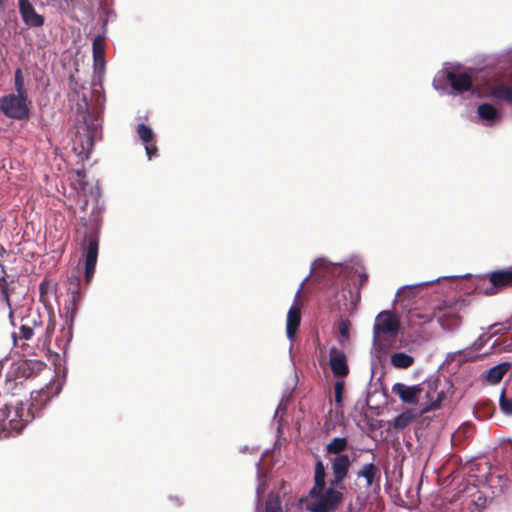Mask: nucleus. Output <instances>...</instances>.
<instances>
[{"mask_svg":"<svg viewBox=\"0 0 512 512\" xmlns=\"http://www.w3.org/2000/svg\"><path fill=\"white\" fill-rule=\"evenodd\" d=\"M491 95L497 100L511 103L512 87L507 85H498L492 89Z\"/></svg>","mask_w":512,"mask_h":512,"instance_id":"393cba45","label":"nucleus"},{"mask_svg":"<svg viewBox=\"0 0 512 512\" xmlns=\"http://www.w3.org/2000/svg\"><path fill=\"white\" fill-rule=\"evenodd\" d=\"M499 406L505 415H512V397H507L505 390H502L499 397Z\"/></svg>","mask_w":512,"mask_h":512,"instance_id":"c756f323","label":"nucleus"},{"mask_svg":"<svg viewBox=\"0 0 512 512\" xmlns=\"http://www.w3.org/2000/svg\"><path fill=\"white\" fill-rule=\"evenodd\" d=\"M68 288L67 291L71 295V299L73 303L80 298V272L79 270H75L68 276L67 279Z\"/></svg>","mask_w":512,"mask_h":512,"instance_id":"6ab92c4d","label":"nucleus"},{"mask_svg":"<svg viewBox=\"0 0 512 512\" xmlns=\"http://www.w3.org/2000/svg\"><path fill=\"white\" fill-rule=\"evenodd\" d=\"M350 322L349 320L342 319L338 323V330H339V342L344 343L348 341L349 339V332H350Z\"/></svg>","mask_w":512,"mask_h":512,"instance_id":"c85d7f7f","label":"nucleus"},{"mask_svg":"<svg viewBox=\"0 0 512 512\" xmlns=\"http://www.w3.org/2000/svg\"><path fill=\"white\" fill-rule=\"evenodd\" d=\"M106 61L104 55H93L94 73L102 76L105 72Z\"/></svg>","mask_w":512,"mask_h":512,"instance_id":"7c9ffc66","label":"nucleus"},{"mask_svg":"<svg viewBox=\"0 0 512 512\" xmlns=\"http://www.w3.org/2000/svg\"><path fill=\"white\" fill-rule=\"evenodd\" d=\"M348 447V439L346 437H335L325 447L328 454L335 456L343 454Z\"/></svg>","mask_w":512,"mask_h":512,"instance_id":"412c9836","label":"nucleus"},{"mask_svg":"<svg viewBox=\"0 0 512 512\" xmlns=\"http://www.w3.org/2000/svg\"><path fill=\"white\" fill-rule=\"evenodd\" d=\"M39 292L40 299L43 302H47L55 292V285L51 281L44 279L39 285Z\"/></svg>","mask_w":512,"mask_h":512,"instance_id":"bb28decb","label":"nucleus"},{"mask_svg":"<svg viewBox=\"0 0 512 512\" xmlns=\"http://www.w3.org/2000/svg\"><path fill=\"white\" fill-rule=\"evenodd\" d=\"M351 466L350 457L347 454H340L331 460V468L333 472V479L330 480L331 485H338L348 475Z\"/></svg>","mask_w":512,"mask_h":512,"instance_id":"4468645a","label":"nucleus"},{"mask_svg":"<svg viewBox=\"0 0 512 512\" xmlns=\"http://www.w3.org/2000/svg\"><path fill=\"white\" fill-rule=\"evenodd\" d=\"M335 485L312 487L307 504L311 512H334L343 501L342 492L334 488Z\"/></svg>","mask_w":512,"mask_h":512,"instance_id":"20e7f679","label":"nucleus"},{"mask_svg":"<svg viewBox=\"0 0 512 512\" xmlns=\"http://www.w3.org/2000/svg\"><path fill=\"white\" fill-rule=\"evenodd\" d=\"M478 118L485 126H494L500 119L501 113L491 104L483 103L477 108Z\"/></svg>","mask_w":512,"mask_h":512,"instance_id":"dca6fc26","label":"nucleus"},{"mask_svg":"<svg viewBox=\"0 0 512 512\" xmlns=\"http://www.w3.org/2000/svg\"><path fill=\"white\" fill-rule=\"evenodd\" d=\"M18 7L21 18L27 26L38 28L44 24V17L36 12L29 0H18Z\"/></svg>","mask_w":512,"mask_h":512,"instance_id":"ddd939ff","label":"nucleus"},{"mask_svg":"<svg viewBox=\"0 0 512 512\" xmlns=\"http://www.w3.org/2000/svg\"><path fill=\"white\" fill-rule=\"evenodd\" d=\"M423 390L424 387L421 384L407 386L400 382L395 383L391 388L393 394L397 395L402 402L410 405H416L418 403Z\"/></svg>","mask_w":512,"mask_h":512,"instance_id":"9b49d317","label":"nucleus"},{"mask_svg":"<svg viewBox=\"0 0 512 512\" xmlns=\"http://www.w3.org/2000/svg\"><path fill=\"white\" fill-rule=\"evenodd\" d=\"M502 325L504 326L505 330H511L512 329V318L510 320L506 321Z\"/></svg>","mask_w":512,"mask_h":512,"instance_id":"58836bf2","label":"nucleus"},{"mask_svg":"<svg viewBox=\"0 0 512 512\" xmlns=\"http://www.w3.org/2000/svg\"><path fill=\"white\" fill-rule=\"evenodd\" d=\"M15 90L18 95L26 96V91L24 89V77L22 71L17 69L15 71Z\"/></svg>","mask_w":512,"mask_h":512,"instance_id":"72a5a7b5","label":"nucleus"},{"mask_svg":"<svg viewBox=\"0 0 512 512\" xmlns=\"http://www.w3.org/2000/svg\"><path fill=\"white\" fill-rule=\"evenodd\" d=\"M379 474L378 468L371 462L365 464L358 472V478H364L366 486L370 487L373 483L374 478Z\"/></svg>","mask_w":512,"mask_h":512,"instance_id":"5701e85b","label":"nucleus"},{"mask_svg":"<svg viewBox=\"0 0 512 512\" xmlns=\"http://www.w3.org/2000/svg\"><path fill=\"white\" fill-rule=\"evenodd\" d=\"M20 334L22 338H24L25 340H29L33 336V329L29 326L23 325L20 328Z\"/></svg>","mask_w":512,"mask_h":512,"instance_id":"c9c22d12","label":"nucleus"},{"mask_svg":"<svg viewBox=\"0 0 512 512\" xmlns=\"http://www.w3.org/2000/svg\"><path fill=\"white\" fill-rule=\"evenodd\" d=\"M62 385L51 380L43 388L31 392L29 405L12 399L0 406V429L4 437L19 433L35 417V411L44 407L54 396H57Z\"/></svg>","mask_w":512,"mask_h":512,"instance_id":"f257e3e1","label":"nucleus"},{"mask_svg":"<svg viewBox=\"0 0 512 512\" xmlns=\"http://www.w3.org/2000/svg\"><path fill=\"white\" fill-rule=\"evenodd\" d=\"M3 2H4V0H0V5H2Z\"/></svg>","mask_w":512,"mask_h":512,"instance_id":"37998d69","label":"nucleus"},{"mask_svg":"<svg viewBox=\"0 0 512 512\" xmlns=\"http://www.w3.org/2000/svg\"><path fill=\"white\" fill-rule=\"evenodd\" d=\"M398 319L389 311L380 312L374 323L373 337L374 342L380 341L382 335L395 336L399 331Z\"/></svg>","mask_w":512,"mask_h":512,"instance_id":"6e6552de","label":"nucleus"},{"mask_svg":"<svg viewBox=\"0 0 512 512\" xmlns=\"http://www.w3.org/2000/svg\"><path fill=\"white\" fill-rule=\"evenodd\" d=\"M285 408L282 407V401L280 402V404L278 405L276 411H275V418L277 417V414L279 413L280 410H284Z\"/></svg>","mask_w":512,"mask_h":512,"instance_id":"ea45409f","label":"nucleus"},{"mask_svg":"<svg viewBox=\"0 0 512 512\" xmlns=\"http://www.w3.org/2000/svg\"><path fill=\"white\" fill-rule=\"evenodd\" d=\"M98 248H99V242L97 237L93 236L88 239V243L86 247L84 248V274H85V280L86 283H90L92 280L97 258H98Z\"/></svg>","mask_w":512,"mask_h":512,"instance_id":"1a4fd4ad","label":"nucleus"},{"mask_svg":"<svg viewBox=\"0 0 512 512\" xmlns=\"http://www.w3.org/2000/svg\"><path fill=\"white\" fill-rule=\"evenodd\" d=\"M93 55H104L105 53V39L101 35H97L92 43Z\"/></svg>","mask_w":512,"mask_h":512,"instance_id":"2f4dec72","label":"nucleus"},{"mask_svg":"<svg viewBox=\"0 0 512 512\" xmlns=\"http://www.w3.org/2000/svg\"><path fill=\"white\" fill-rule=\"evenodd\" d=\"M488 279L490 287L484 290L487 295L495 294L499 289L512 285V266L497 271L490 272L483 276V280Z\"/></svg>","mask_w":512,"mask_h":512,"instance_id":"9d476101","label":"nucleus"},{"mask_svg":"<svg viewBox=\"0 0 512 512\" xmlns=\"http://www.w3.org/2000/svg\"><path fill=\"white\" fill-rule=\"evenodd\" d=\"M465 306L462 299L443 301L435 308L434 317L443 330L453 332L461 325Z\"/></svg>","mask_w":512,"mask_h":512,"instance_id":"39448f33","label":"nucleus"},{"mask_svg":"<svg viewBox=\"0 0 512 512\" xmlns=\"http://www.w3.org/2000/svg\"><path fill=\"white\" fill-rule=\"evenodd\" d=\"M0 112L14 119H25L29 116L27 96L9 94L0 98Z\"/></svg>","mask_w":512,"mask_h":512,"instance_id":"0eeeda50","label":"nucleus"},{"mask_svg":"<svg viewBox=\"0 0 512 512\" xmlns=\"http://www.w3.org/2000/svg\"><path fill=\"white\" fill-rule=\"evenodd\" d=\"M433 87L442 93L459 95L472 88L470 73L448 67V64L439 71L433 80Z\"/></svg>","mask_w":512,"mask_h":512,"instance_id":"7ed1b4c3","label":"nucleus"},{"mask_svg":"<svg viewBox=\"0 0 512 512\" xmlns=\"http://www.w3.org/2000/svg\"><path fill=\"white\" fill-rule=\"evenodd\" d=\"M457 357H461V352L458 351V352H454V353H450L448 356H447V360L448 361H454L456 360Z\"/></svg>","mask_w":512,"mask_h":512,"instance_id":"e433bc0d","label":"nucleus"},{"mask_svg":"<svg viewBox=\"0 0 512 512\" xmlns=\"http://www.w3.org/2000/svg\"><path fill=\"white\" fill-rule=\"evenodd\" d=\"M318 269L324 270L322 277H326L328 275H337L341 277V301H343V304L349 313L354 312L360 301V285L367 279L366 273L355 269L350 264L332 263L325 258L316 259L312 263L310 274L301 282L300 287L296 292L295 300L299 297L311 274Z\"/></svg>","mask_w":512,"mask_h":512,"instance_id":"f03ea898","label":"nucleus"},{"mask_svg":"<svg viewBox=\"0 0 512 512\" xmlns=\"http://www.w3.org/2000/svg\"><path fill=\"white\" fill-rule=\"evenodd\" d=\"M440 401H441V395H440V393H439V394H438V397H437V401H436V402H434V403H432V404L430 405V407H429V408H430V409L437 408V407H438V405H439V403H440Z\"/></svg>","mask_w":512,"mask_h":512,"instance_id":"4c0bfd02","label":"nucleus"},{"mask_svg":"<svg viewBox=\"0 0 512 512\" xmlns=\"http://www.w3.org/2000/svg\"><path fill=\"white\" fill-rule=\"evenodd\" d=\"M325 478H326L325 466L321 460H318L315 464L314 486L313 487L326 486Z\"/></svg>","mask_w":512,"mask_h":512,"instance_id":"a878e982","label":"nucleus"},{"mask_svg":"<svg viewBox=\"0 0 512 512\" xmlns=\"http://www.w3.org/2000/svg\"><path fill=\"white\" fill-rule=\"evenodd\" d=\"M411 422V416L409 414H400L394 419V428L398 430L404 429Z\"/></svg>","mask_w":512,"mask_h":512,"instance_id":"f704fd0d","label":"nucleus"},{"mask_svg":"<svg viewBox=\"0 0 512 512\" xmlns=\"http://www.w3.org/2000/svg\"><path fill=\"white\" fill-rule=\"evenodd\" d=\"M469 276H470L469 274H465V275H462V276H460V275H449V276L438 277V278H436L434 280H430V281L420 282V283H417V284L405 285V286H402L401 288H399V290L397 291L396 296L399 297V298H410V297L415 296L418 293V290L421 287H423V286L430 285V284H433V283H439L441 280H452V279H457V278H467Z\"/></svg>","mask_w":512,"mask_h":512,"instance_id":"2eb2a0df","label":"nucleus"},{"mask_svg":"<svg viewBox=\"0 0 512 512\" xmlns=\"http://www.w3.org/2000/svg\"><path fill=\"white\" fill-rule=\"evenodd\" d=\"M2 297L3 299L7 300V295L5 294V292L2 293Z\"/></svg>","mask_w":512,"mask_h":512,"instance_id":"a19ab883","label":"nucleus"},{"mask_svg":"<svg viewBox=\"0 0 512 512\" xmlns=\"http://www.w3.org/2000/svg\"><path fill=\"white\" fill-rule=\"evenodd\" d=\"M511 365L507 362L498 364L486 372V380L490 383H498L508 372Z\"/></svg>","mask_w":512,"mask_h":512,"instance_id":"aec40b11","label":"nucleus"},{"mask_svg":"<svg viewBox=\"0 0 512 512\" xmlns=\"http://www.w3.org/2000/svg\"><path fill=\"white\" fill-rule=\"evenodd\" d=\"M300 321H301L300 308L296 304H293L287 313V320H286V335H287V338L291 342L294 340V338L296 336V332L300 325Z\"/></svg>","mask_w":512,"mask_h":512,"instance_id":"a211bd4d","label":"nucleus"},{"mask_svg":"<svg viewBox=\"0 0 512 512\" xmlns=\"http://www.w3.org/2000/svg\"><path fill=\"white\" fill-rule=\"evenodd\" d=\"M266 512H282L281 502L278 495L270 493L266 502Z\"/></svg>","mask_w":512,"mask_h":512,"instance_id":"cd10ccee","label":"nucleus"},{"mask_svg":"<svg viewBox=\"0 0 512 512\" xmlns=\"http://www.w3.org/2000/svg\"><path fill=\"white\" fill-rule=\"evenodd\" d=\"M289 351H290V352L292 351V344H291V345H290V347H289Z\"/></svg>","mask_w":512,"mask_h":512,"instance_id":"79ce46f5","label":"nucleus"},{"mask_svg":"<svg viewBox=\"0 0 512 512\" xmlns=\"http://www.w3.org/2000/svg\"><path fill=\"white\" fill-rule=\"evenodd\" d=\"M262 467V458H260L256 463V469H257V478H258V486L256 489V497H257V505H256V511H260V505L262 497L265 493V486H266V480L264 475L261 472Z\"/></svg>","mask_w":512,"mask_h":512,"instance_id":"4be33fe9","label":"nucleus"},{"mask_svg":"<svg viewBox=\"0 0 512 512\" xmlns=\"http://www.w3.org/2000/svg\"><path fill=\"white\" fill-rule=\"evenodd\" d=\"M137 133L145 145V150H146L148 159L151 160L157 150V148L154 144L153 130L149 126L141 123L137 126Z\"/></svg>","mask_w":512,"mask_h":512,"instance_id":"f3484780","label":"nucleus"},{"mask_svg":"<svg viewBox=\"0 0 512 512\" xmlns=\"http://www.w3.org/2000/svg\"><path fill=\"white\" fill-rule=\"evenodd\" d=\"M329 366L333 375L338 379H343L349 374L345 352L335 347L330 349Z\"/></svg>","mask_w":512,"mask_h":512,"instance_id":"f8f14e48","label":"nucleus"},{"mask_svg":"<svg viewBox=\"0 0 512 512\" xmlns=\"http://www.w3.org/2000/svg\"><path fill=\"white\" fill-rule=\"evenodd\" d=\"M98 132V127L95 124L84 123L77 127V131L73 139V151L81 159H88Z\"/></svg>","mask_w":512,"mask_h":512,"instance_id":"423d86ee","label":"nucleus"},{"mask_svg":"<svg viewBox=\"0 0 512 512\" xmlns=\"http://www.w3.org/2000/svg\"><path fill=\"white\" fill-rule=\"evenodd\" d=\"M345 382L343 379H338L334 384V400L338 406L342 405V395L344 392Z\"/></svg>","mask_w":512,"mask_h":512,"instance_id":"473e14b6","label":"nucleus"},{"mask_svg":"<svg viewBox=\"0 0 512 512\" xmlns=\"http://www.w3.org/2000/svg\"><path fill=\"white\" fill-rule=\"evenodd\" d=\"M413 362V357L404 352H397L391 355V364L396 368H408L413 364Z\"/></svg>","mask_w":512,"mask_h":512,"instance_id":"b1692460","label":"nucleus"}]
</instances>
